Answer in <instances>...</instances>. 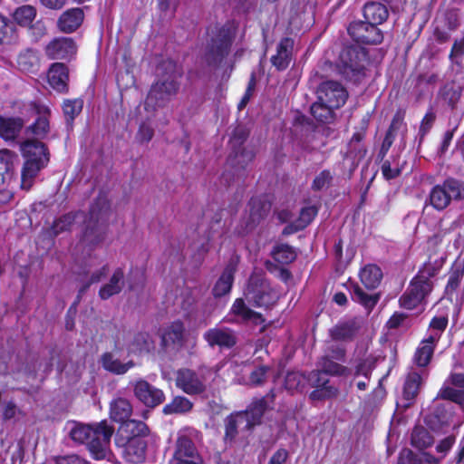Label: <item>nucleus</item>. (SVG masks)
Instances as JSON below:
<instances>
[{
    "label": "nucleus",
    "instance_id": "bf43d9fd",
    "mask_svg": "<svg viewBox=\"0 0 464 464\" xmlns=\"http://www.w3.org/2000/svg\"><path fill=\"white\" fill-rule=\"evenodd\" d=\"M72 223V217L71 215L63 216L56 220L53 224V229L54 234H59L64 230L69 229Z\"/></svg>",
    "mask_w": 464,
    "mask_h": 464
},
{
    "label": "nucleus",
    "instance_id": "2eb2a0df",
    "mask_svg": "<svg viewBox=\"0 0 464 464\" xmlns=\"http://www.w3.org/2000/svg\"><path fill=\"white\" fill-rule=\"evenodd\" d=\"M309 382L316 387L310 394V398L315 401H322L336 397L338 389L334 386L328 385V381L324 376V373L319 371H314L309 374Z\"/></svg>",
    "mask_w": 464,
    "mask_h": 464
},
{
    "label": "nucleus",
    "instance_id": "6e6552de",
    "mask_svg": "<svg viewBox=\"0 0 464 464\" xmlns=\"http://www.w3.org/2000/svg\"><path fill=\"white\" fill-rule=\"evenodd\" d=\"M376 25L370 22H353L349 25L348 33L359 44H379L382 43L383 35Z\"/></svg>",
    "mask_w": 464,
    "mask_h": 464
},
{
    "label": "nucleus",
    "instance_id": "338daca9",
    "mask_svg": "<svg viewBox=\"0 0 464 464\" xmlns=\"http://www.w3.org/2000/svg\"><path fill=\"white\" fill-rule=\"evenodd\" d=\"M330 359L343 360L345 356V349L339 345H333L329 349V353L326 355Z\"/></svg>",
    "mask_w": 464,
    "mask_h": 464
},
{
    "label": "nucleus",
    "instance_id": "13d9d810",
    "mask_svg": "<svg viewBox=\"0 0 464 464\" xmlns=\"http://www.w3.org/2000/svg\"><path fill=\"white\" fill-rule=\"evenodd\" d=\"M304 381V377L299 372H289L285 377V386L289 390L297 389Z\"/></svg>",
    "mask_w": 464,
    "mask_h": 464
},
{
    "label": "nucleus",
    "instance_id": "2f4dec72",
    "mask_svg": "<svg viewBox=\"0 0 464 464\" xmlns=\"http://www.w3.org/2000/svg\"><path fill=\"white\" fill-rule=\"evenodd\" d=\"M0 137L9 140H14L24 126V121L21 118H4L1 117Z\"/></svg>",
    "mask_w": 464,
    "mask_h": 464
},
{
    "label": "nucleus",
    "instance_id": "9d476101",
    "mask_svg": "<svg viewBox=\"0 0 464 464\" xmlns=\"http://www.w3.org/2000/svg\"><path fill=\"white\" fill-rule=\"evenodd\" d=\"M135 397L145 406L154 408L165 400L164 392L145 380H138L131 383Z\"/></svg>",
    "mask_w": 464,
    "mask_h": 464
},
{
    "label": "nucleus",
    "instance_id": "393cba45",
    "mask_svg": "<svg viewBox=\"0 0 464 464\" xmlns=\"http://www.w3.org/2000/svg\"><path fill=\"white\" fill-rule=\"evenodd\" d=\"M132 407L126 399L118 398L111 403V418L115 421L123 422L122 425L130 421L128 419L130 417Z\"/></svg>",
    "mask_w": 464,
    "mask_h": 464
},
{
    "label": "nucleus",
    "instance_id": "49530a36",
    "mask_svg": "<svg viewBox=\"0 0 464 464\" xmlns=\"http://www.w3.org/2000/svg\"><path fill=\"white\" fill-rule=\"evenodd\" d=\"M15 28L11 21L0 15V44H9L15 40Z\"/></svg>",
    "mask_w": 464,
    "mask_h": 464
},
{
    "label": "nucleus",
    "instance_id": "052dcab7",
    "mask_svg": "<svg viewBox=\"0 0 464 464\" xmlns=\"http://www.w3.org/2000/svg\"><path fill=\"white\" fill-rule=\"evenodd\" d=\"M382 172L385 179H392L400 175L401 169L398 166L392 167L389 160H385L382 166Z\"/></svg>",
    "mask_w": 464,
    "mask_h": 464
},
{
    "label": "nucleus",
    "instance_id": "6ab92c4d",
    "mask_svg": "<svg viewBox=\"0 0 464 464\" xmlns=\"http://www.w3.org/2000/svg\"><path fill=\"white\" fill-rule=\"evenodd\" d=\"M172 459H185L202 463V459L199 456L192 440L185 436L178 439L176 450Z\"/></svg>",
    "mask_w": 464,
    "mask_h": 464
},
{
    "label": "nucleus",
    "instance_id": "c9c22d12",
    "mask_svg": "<svg viewBox=\"0 0 464 464\" xmlns=\"http://www.w3.org/2000/svg\"><path fill=\"white\" fill-rule=\"evenodd\" d=\"M39 63L36 52L32 49L22 51L17 57V64L21 71L33 72Z\"/></svg>",
    "mask_w": 464,
    "mask_h": 464
},
{
    "label": "nucleus",
    "instance_id": "7c9ffc66",
    "mask_svg": "<svg viewBox=\"0 0 464 464\" xmlns=\"http://www.w3.org/2000/svg\"><path fill=\"white\" fill-rule=\"evenodd\" d=\"M267 409V403L265 398L254 401L246 411L241 414L246 415V419L248 422V428L251 430L254 426L261 422V419L266 410Z\"/></svg>",
    "mask_w": 464,
    "mask_h": 464
},
{
    "label": "nucleus",
    "instance_id": "a18cd8bd",
    "mask_svg": "<svg viewBox=\"0 0 464 464\" xmlns=\"http://www.w3.org/2000/svg\"><path fill=\"white\" fill-rule=\"evenodd\" d=\"M320 367L324 373L336 376L345 375L349 372L345 366L334 362L333 359L328 358V356L322 358Z\"/></svg>",
    "mask_w": 464,
    "mask_h": 464
},
{
    "label": "nucleus",
    "instance_id": "cd10ccee",
    "mask_svg": "<svg viewBox=\"0 0 464 464\" xmlns=\"http://www.w3.org/2000/svg\"><path fill=\"white\" fill-rule=\"evenodd\" d=\"M123 276L124 273L122 269H116L112 274L109 283L102 286V288L100 289V297L105 300L116 294H119L123 286Z\"/></svg>",
    "mask_w": 464,
    "mask_h": 464
},
{
    "label": "nucleus",
    "instance_id": "f03ea898",
    "mask_svg": "<svg viewBox=\"0 0 464 464\" xmlns=\"http://www.w3.org/2000/svg\"><path fill=\"white\" fill-rule=\"evenodd\" d=\"M157 74L159 79L150 88L145 102L146 107L154 108L164 105L179 90L178 80L181 72L174 62H164L158 68Z\"/></svg>",
    "mask_w": 464,
    "mask_h": 464
},
{
    "label": "nucleus",
    "instance_id": "4c0bfd02",
    "mask_svg": "<svg viewBox=\"0 0 464 464\" xmlns=\"http://www.w3.org/2000/svg\"><path fill=\"white\" fill-rule=\"evenodd\" d=\"M36 16V9L33 5H22L13 13L14 20L21 26H29Z\"/></svg>",
    "mask_w": 464,
    "mask_h": 464
},
{
    "label": "nucleus",
    "instance_id": "a878e982",
    "mask_svg": "<svg viewBox=\"0 0 464 464\" xmlns=\"http://www.w3.org/2000/svg\"><path fill=\"white\" fill-rule=\"evenodd\" d=\"M231 313L239 316L245 322H252L255 324H260L264 322L261 314L248 308L242 298L235 300L231 307Z\"/></svg>",
    "mask_w": 464,
    "mask_h": 464
},
{
    "label": "nucleus",
    "instance_id": "4be33fe9",
    "mask_svg": "<svg viewBox=\"0 0 464 464\" xmlns=\"http://www.w3.org/2000/svg\"><path fill=\"white\" fill-rule=\"evenodd\" d=\"M294 43L290 38H284L277 45L276 54L273 55L271 62L277 70L286 69L289 64Z\"/></svg>",
    "mask_w": 464,
    "mask_h": 464
},
{
    "label": "nucleus",
    "instance_id": "0e129e2a",
    "mask_svg": "<svg viewBox=\"0 0 464 464\" xmlns=\"http://www.w3.org/2000/svg\"><path fill=\"white\" fill-rule=\"evenodd\" d=\"M254 88H255V81H254V78H252L248 83V86L246 90V92H245L243 98L241 99L240 102L238 103L239 110H242L243 108H245L251 96L253 95Z\"/></svg>",
    "mask_w": 464,
    "mask_h": 464
},
{
    "label": "nucleus",
    "instance_id": "f3484780",
    "mask_svg": "<svg viewBox=\"0 0 464 464\" xmlns=\"http://www.w3.org/2000/svg\"><path fill=\"white\" fill-rule=\"evenodd\" d=\"M21 150L25 161L39 162L41 165H47L49 161L46 148L38 140H31L24 142Z\"/></svg>",
    "mask_w": 464,
    "mask_h": 464
},
{
    "label": "nucleus",
    "instance_id": "72a5a7b5",
    "mask_svg": "<svg viewBox=\"0 0 464 464\" xmlns=\"http://www.w3.org/2000/svg\"><path fill=\"white\" fill-rule=\"evenodd\" d=\"M422 377L419 372H410L403 387V398L408 401L404 406L409 407L411 401L417 396Z\"/></svg>",
    "mask_w": 464,
    "mask_h": 464
},
{
    "label": "nucleus",
    "instance_id": "6e6d98bb",
    "mask_svg": "<svg viewBox=\"0 0 464 464\" xmlns=\"http://www.w3.org/2000/svg\"><path fill=\"white\" fill-rule=\"evenodd\" d=\"M333 177L328 170H323L320 172L313 182V188L315 190H320L325 187H327L332 180Z\"/></svg>",
    "mask_w": 464,
    "mask_h": 464
},
{
    "label": "nucleus",
    "instance_id": "5fc2aeb1",
    "mask_svg": "<svg viewBox=\"0 0 464 464\" xmlns=\"http://www.w3.org/2000/svg\"><path fill=\"white\" fill-rule=\"evenodd\" d=\"M374 367V360L372 358H365L362 360L355 367V375H362L368 378L372 370Z\"/></svg>",
    "mask_w": 464,
    "mask_h": 464
},
{
    "label": "nucleus",
    "instance_id": "603ef678",
    "mask_svg": "<svg viewBox=\"0 0 464 464\" xmlns=\"http://www.w3.org/2000/svg\"><path fill=\"white\" fill-rule=\"evenodd\" d=\"M133 345L139 352H150L154 348V341L149 334L140 333L134 337Z\"/></svg>",
    "mask_w": 464,
    "mask_h": 464
},
{
    "label": "nucleus",
    "instance_id": "1a4fd4ad",
    "mask_svg": "<svg viewBox=\"0 0 464 464\" xmlns=\"http://www.w3.org/2000/svg\"><path fill=\"white\" fill-rule=\"evenodd\" d=\"M231 36L227 29L219 28L217 34L211 37L208 46L206 60L208 64L219 63L229 52Z\"/></svg>",
    "mask_w": 464,
    "mask_h": 464
},
{
    "label": "nucleus",
    "instance_id": "3c124183",
    "mask_svg": "<svg viewBox=\"0 0 464 464\" xmlns=\"http://www.w3.org/2000/svg\"><path fill=\"white\" fill-rule=\"evenodd\" d=\"M353 299L366 307H372L377 303V299L366 293L359 285H355L352 292Z\"/></svg>",
    "mask_w": 464,
    "mask_h": 464
},
{
    "label": "nucleus",
    "instance_id": "ddd939ff",
    "mask_svg": "<svg viewBox=\"0 0 464 464\" xmlns=\"http://www.w3.org/2000/svg\"><path fill=\"white\" fill-rule=\"evenodd\" d=\"M204 340L209 346L220 349H229L237 343V335L227 327L216 326L204 333Z\"/></svg>",
    "mask_w": 464,
    "mask_h": 464
},
{
    "label": "nucleus",
    "instance_id": "412c9836",
    "mask_svg": "<svg viewBox=\"0 0 464 464\" xmlns=\"http://www.w3.org/2000/svg\"><path fill=\"white\" fill-rule=\"evenodd\" d=\"M69 79L68 69L65 64L61 63H53L48 72L49 84L57 92L67 91V82Z\"/></svg>",
    "mask_w": 464,
    "mask_h": 464
},
{
    "label": "nucleus",
    "instance_id": "0eeeda50",
    "mask_svg": "<svg viewBox=\"0 0 464 464\" xmlns=\"http://www.w3.org/2000/svg\"><path fill=\"white\" fill-rule=\"evenodd\" d=\"M432 288L433 285L430 278L418 275L400 298L401 306L409 310L417 307L425 300Z\"/></svg>",
    "mask_w": 464,
    "mask_h": 464
},
{
    "label": "nucleus",
    "instance_id": "5701e85b",
    "mask_svg": "<svg viewBox=\"0 0 464 464\" xmlns=\"http://www.w3.org/2000/svg\"><path fill=\"white\" fill-rule=\"evenodd\" d=\"M317 215V208L314 206L304 207L301 209L299 218L287 225L283 233L290 235L306 227Z\"/></svg>",
    "mask_w": 464,
    "mask_h": 464
},
{
    "label": "nucleus",
    "instance_id": "4d7b16f0",
    "mask_svg": "<svg viewBox=\"0 0 464 464\" xmlns=\"http://www.w3.org/2000/svg\"><path fill=\"white\" fill-rule=\"evenodd\" d=\"M441 396L458 403L464 401V392L450 387L444 388L441 391Z\"/></svg>",
    "mask_w": 464,
    "mask_h": 464
},
{
    "label": "nucleus",
    "instance_id": "774afa93",
    "mask_svg": "<svg viewBox=\"0 0 464 464\" xmlns=\"http://www.w3.org/2000/svg\"><path fill=\"white\" fill-rule=\"evenodd\" d=\"M399 464H415L413 453L409 450H404L400 453Z\"/></svg>",
    "mask_w": 464,
    "mask_h": 464
},
{
    "label": "nucleus",
    "instance_id": "39448f33",
    "mask_svg": "<svg viewBox=\"0 0 464 464\" xmlns=\"http://www.w3.org/2000/svg\"><path fill=\"white\" fill-rule=\"evenodd\" d=\"M464 198V182L450 179L442 185L435 186L430 192L429 200L430 205L438 209H445L452 199Z\"/></svg>",
    "mask_w": 464,
    "mask_h": 464
},
{
    "label": "nucleus",
    "instance_id": "69168bd1",
    "mask_svg": "<svg viewBox=\"0 0 464 464\" xmlns=\"http://www.w3.org/2000/svg\"><path fill=\"white\" fill-rule=\"evenodd\" d=\"M287 458L288 452L284 449H280L274 453L268 464H283Z\"/></svg>",
    "mask_w": 464,
    "mask_h": 464
},
{
    "label": "nucleus",
    "instance_id": "e2e57ef3",
    "mask_svg": "<svg viewBox=\"0 0 464 464\" xmlns=\"http://www.w3.org/2000/svg\"><path fill=\"white\" fill-rule=\"evenodd\" d=\"M462 273L460 272H453L448 281L446 290L448 292L455 291L459 286L462 279Z\"/></svg>",
    "mask_w": 464,
    "mask_h": 464
},
{
    "label": "nucleus",
    "instance_id": "f704fd0d",
    "mask_svg": "<svg viewBox=\"0 0 464 464\" xmlns=\"http://www.w3.org/2000/svg\"><path fill=\"white\" fill-rule=\"evenodd\" d=\"M382 277V273L375 265H368L364 266L360 273L361 282L368 289L376 288Z\"/></svg>",
    "mask_w": 464,
    "mask_h": 464
},
{
    "label": "nucleus",
    "instance_id": "bb28decb",
    "mask_svg": "<svg viewBox=\"0 0 464 464\" xmlns=\"http://www.w3.org/2000/svg\"><path fill=\"white\" fill-rule=\"evenodd\" d=\"M246 415L237 412L230 415L226 422V439L233 440L239 431H249Z\"/></svg>",
    "mask_w": 464,
    "mask_h": 464
},
{
    "label": "nucleus",
    "instance_id": "a19ab883",
    "mask_svg": "<svg viewBox=\"0 0 464 464\" xmlns=\"http://www.w3.org/2000/svg\"><path fill=\"white\" fill-rule=\"evenodd\" d=\"M334 109L326 104V102L317 99V102H314L311 106V113L318 121L325 122L333 118V111Z\"/></svg>",
    "mask_w": 464,
    "mask_h": 464
},
{
    "label": "nucleus",
    "instance_id": "a211bd4d",
    "mask_svg": "<svg viewBox=\"0 0 464 464\" xmlns=\"http://www.w3.org/2000/svg\"><path fill=\"white\" fill-rule=\"evenodd\" d=\"M83 17L84 14L81 8L68 9L58 18L57 27L64 34H71L80 27Z\"/></svg>",
    "mask_w": 464,
    "mask_h": 464
},
{
    "label": "nucleus",
    "instance_id": "423d86ee",
    "mask_svg": "<svg viewBox=\"0 0 464 464\" xmlns=\"http://www.w3.org/2000/svg\"><path fill=\"white\" fill-rule=\"evenodd\" d=\"M121 430H130L133 433L131 438L128 439L125 447L126 458L130 462H140L145 459L146 441L140 435L145 430V424L141 421L130 420L121 425Z\"/></svg>",
    "mask_w": 464,
    "mask_h": 464
},
{
    "label": "nucleus",
    "instance_id": "9b49d317",
    "mask_svg": "<svg viewBox=\"0 0 464 464\" xmlns=\"http://www.w3.org/2000/svg\"><path fill=\"white\" fill-rule=\"evenodd\" d=\"M347 97L346 90L340 83L333 81L323 82L317 91V99L335 109L343 106Z\"/></svg>",
    "mask_w": 464,
    "mask_h": 464
},
{
    "label": "nucleus",
    "instance_id": "f8f14e48",
    "mask_svg": "<svg viewBox=\"0 0 464 464\" xmlns=\"http://www.w3.org/2000/svg\"><path fill=\"white\" fill-rule=\"evenodd\" d=\"M175 382L179 389L188 395L200 394L206 389L205 381L190 369L179 370Z\"/></svg>",
    "mask_w": 464,
    "mask_h": 464
},
{
    "label": "nucleus",
    "instance_id": "680f3d73",
    "mask_svg": "<svg viewBox=\"0 0 464 464\" xmlns=\"http://www.w3.org/2000/svg\"><path fill=\"white\" fill-rule=\"evenodd\" d=\"M153 133V129L150 125L143 123L139 129L137 138L140 142H149L152 139Z\"/></svg>",
    "mask_w": 464,
    "mask_h": 464
},
{
    "label": "nucleus",
    "instance_id": "37998d69",
    "mask_svg": "<svg viewBox=\"0 0 464 464\" xmlns=\"http://www.w3.org/2000/svg\"><path fill=\"white\" fill-rule=\"evenodd\" d=\"M433 443L429 431L422 427H416L411 433V444L418 449H425Z\"/></svg>",
    "mask_w": 464,
    "mask_h": 464
},
{
    "label": "nucleus",
    "instance_id": "c756f323",
    "mask_svg": "<svg viewBox=\"0 0 464 464\" xmlns=\"http://www.w3.org/2000/svg\"><path fill=\"white\" fill-rule=\"evenodd\" d=\"M235 266H227L213 287V295L221 297L228 294L234 281Z\"/></svg>",
    "mask_w": 464,
    "mask_h": 464
},
{
    "label": "nucleus",
    "instance_id": "de8ad7c7",
    "mask_svg": "<svg viewBox=\"0 0 464 464\" xmlns=\"http://www.w3.org/2000/svg\"><path fill=\"white\" fill-rule=\"evenodd\" d=\"M274 258L282 264H288L293 262L296 254L295 250L288 245H280L276 246L273 252Z\"/></svg>",
    "mask_w": 464,
    "mask_h": 464
},
{
    "label": "nucleus",
    "instance_id": "79ce46f5",
    "mask_svg": "<svg viewBox=\"0 0 464 464\" xmlns=\"http://www.w3.org/2000/svg\"><path fill=\"white\" fill-rule=\"evenodd\" d=\"M15 155L8 150H0V185L9 177V172L13 168Z\"/></svg>",
    "mask_w": 464,
    "mask_h": 464
},
{
    "label": "nucleus",
    "instance_id": "20e7f679",
    "mask_svg": "<svg viewBox=\"0 0 464 464\" xmlns=\"http://www.w3.org/2000/svg\"><path fill=\"white\" fill-rule=\"evenodd\" d=\"M366 62V53L362 48L345 47L339 55L336 67L344 78L356 82L363 75Z\"/></svg>",
    "mask_w": 464,
    "mask_h": 464
},
{
    "label": "nucleus",
    "instance_id": "b1692460",
    "mask_svg": "<svg viewBox=\"0 0 464 464\" xmlns=\"http://www.w3.org/2000/svg\"><path fill=\"white\" fill-rule=\"evenodd\" d=\"M102 366L108 372L114 374H124L134 367L132 361L122 362L111 353H105L101 357Z\"/></svg>",
    "mask_w": 464,
    "mask_h": 464
},
{
    "label": "nucleus",
    "instance_id": "f257e3e1",
    "mask_svg": "<svg viewBox=\"0 0 464 464\" xmlns=\"http://www.w3.org/2000/svg\"><path fill=\"white\" fill-rule=\"evenodd\" d=\"M113 428L105 421L96 426L76 423L70 430V437L79 443H86L91 455L97 460L111 456L110 441Z\"/></svg>",
    "mask_w": 464,
    "mask_h": 464
},
{
    "label": "nucleus",
    "instance_id": "864d4df0",
    "mask_svg": "<svg viewBox=\"0 0 464 464\" xmlns=\"http://www.w3.org/2000/svg\"><path fill=\"white\" fill-rule=\"evenodd\" d=\"M269 371L267 366H260L250 372L249 384L257 386L263 384L266 381V374Z\"/></svg>",
    "mask_w": 464,
    "mask_h": 464
},
{
    "label": "nucleus",
    "instance_id": "09e8293b",
    "mask_svg": "<svg viewBox=\"0 0 464 464\" xmlns=\"http://www.w3.org/2000/svg\"><path fill=\"white\" fill-rule=\"evenodd\" d=\"M82 101L77 99L64 102L63 109L67 122L71 123L73 119L82 111Z\"/></svg>",
    "mask_w": 464,
    "mask_h": 464
},
{
    "label": "nucleus",
    "instance_id": "8fccbe9b",
    "mask_svg": "<svg viewBox=\"0 0 464 464\" xmlns=\"http://www.w3.org/2000/svg\"><path fill=\"white\" fill-rule=\"evenodd\" d=\"M50 111L48 109H44L43 114H41L35 122L32 125V131L40 137L44 136L49 131V115Z\"/></svg>",
    "mask_w": 464,
    "mask_h": 464
},
{
    "label": "nucleus",
    "instance_id": "4468645a",
    "mask_svg": "<svg viewBox=\"0 0 464 464\" xmlns=\"http://www.w3.org/2000/svg\"><path fill=\"white\" fill-rule=\"evenodd\" d=\"M44 51L51 59H69L76 53L77 46L72 38L57 37L45 46Z\"/></svg>",
    "mask_w": 464,
    "mask_h": 464
},
{
    "label": "nucleus",
    "instance_id": "473e14b6",
    "mask_svg": "<svg viewBox=\"0 0 464 464\" xmlns=\"http://www.w3.org/2000/svg\"><path fill=\"white\" fill-rule=\"evenodd\" d=\"M45 166L41 165L39 162L24 161L21 171V188L25 190L30 189L39 171Z\"/></svg>",
    "mask_w": 464,
    "mask_h": 464
},
{
    "label": "nucleus",
    "instance_id": "ea45409f",
    "mask_svg": "<svg viewBox=\"0 0 464 464\" xmlns=\"http://www.w3.org/2000/svg\"><path fill=\"white\" fill-rule=\"evenodd\" d=\"M448 319L445 316L434 317L430 323L427 337L429 342L438 343L442 333L446 329Z\"/></svg>",
    "mask_w": 464,
    "mask_h": 464
},
{
    "label": "nucleus",
    "instance_id": "aec40b11",
    "mask_svg": "<svg viewBox=\"0 0 464 464\" xmlns=\"http://www.w3.org/2000/svg\"><path fill=\"white\" fill-rule=\"evenodd\" d=\"M184 325L177 321L166 327L161 334V345L164 348L181 346L184 342Z\"/></svg>",
    "mask_w": 464,
    "mask_h": 464
},
{
    "label": "nucleus",
    "instance_id": "7ed1b4c3",
    "mask_svg": "<svg viewBox=\"0 0 464 464\" xmlns=\"http://www.w3.org/2000/svg\"><path fill=\"white\" fill-rule=\"evenodd\" d=\"M245 297L254 306L269 308L277 302L279 295L263 276L254 274L249 278Z\"/></svg>",
    "mask_w": 464,
    "mask_h": 464
},
{
    "label": "nucleus",
    "instance_id": "58836bf2",
    "mask_svg": "<svg viewBox=\"0 0 464 464\" xmlns=\"http://www.w3.org/2000/svg\"><path fill=\"white\" fill-rule=\"evenodd\" d=\"M192 402L186 397L176 396L163 408L165 414L186 413L192 409Z\"/></svg>",
    "mask_w": 464,
    "mask_h": 464
},
{
    "label": "nucleus",
    "instance_id": "c03bdc74",
    "mask_svg": "<svg viewBox=\"0 0 464 464\" xmlns=\"http://www.w3.org/2000/svg\"><path fill=\"white\" fill-rule=\"evenodd\" d=\"M249 218L252 224L258 222L269 211V205L263 203L261 200L254 198L249 203Z\"/></svg>",
    "mask_w": 464,
    "mask_h": 464
},
{
    "label": "nucleus",
    "instance_id": "dca6fc26",
    "mask_svg": "<svg viewBox=\"0 0 464 464\" xmlns=\"http://www.w3.org/2000/svg\"><path fill=\"white\" fill-rule=\"evenodd\" d=\"M362 325L360 318H351L339 322L330 330V335L334 341H351Z\"/></svg>",
    "mask_w": 464,
    "mask_h": 464
},
{
    "label": "nucleus",
    "instance_id": "c85d7f7f",
    "mask_svg": "<svg viewBox=\"0 0 464 464\" xmlns=\"http://www.w3.org/2000/svg\"><path fill=\"white\" fill-rule=\"evenodd\" d=\"M363 16L366 22L379 24L387 19L388 10L386 6L381 3H368L363 7Z\"/></svg>",
    "mask_w": 464,
    "mask_h": 464
},
{
    "label": "nucleus",
    "instance_id": "e433bc0d",
    "mask_svg": "<svg viewBox=\"0 0 464 464\" xmlns=\"http://www.w3.org/2000/svg\"><path fill=\"white\" fill-rule=\"evenodd\" d=\"M437 343L429 342L428 338H425L418 347L414 360L419 366H426L433 354L434 347Z\"/></svg>",
    "mask_w": 464,
    "mask_h": 464
}]
</instances>
